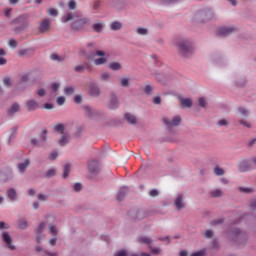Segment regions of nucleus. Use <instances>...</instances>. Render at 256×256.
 Instances as JSON below:
<instances>
[{
  "label": "nucleus",
  "mask_w": 256,
  "mask_h": 256,
  "mask_svg": "<svg viewBox=\"0 0 256 256\" xmlns=\"http://www.w3.org/2000/svg\"><path fill=\"white\" fill-rule=\"evenodd\" d=\"M3 83L6 87H11V85H12L11 78H9V77L4 78Z\"/></svg>",
  "instance_id": "nucleus-57"
},
{
  "label": "nucleus",
  "mask_w": 256,
  "mask_h": 256,
  "mask_svg": "<svg viewBox=\"0 0 256 256\" xmlns=\"http://www.w3.org/2000/svg\"><path fill=\"white\" fill-rule=\"evenodd\" d=\"M2 241L5 244L6 249H9L10 251H15V249H17V247L13 244V237H11L9 232H2Z\"/></svg>",
  "instance_id": "nucleus-5"
},
{
  "label": "nucleus",
  "mask_w": 256,
  "mask_h": 256,
  "mask_svg": "<svg viewBox=\"0 0 256 256\" xmlns=\"http://www.w3.org/2000/svg\"><path fill=\"white\" fill-rule=\"evenodd\" d=\"M50 58L52 59V61H59L60 63L64 61V58L57 54H52Z\"/></svg>",
  "instance_id": "nucleus-45"
},
{
  "label": "nucleus",
  "mask_w": 256,
  "mask_h": 256,
  "mask_svg": "<svg viewBox=\"0 0 256 256\" xmlns=\"http://www.w3.org/2000/svg\"><path fill=\"white\" fill-rule=\"evenodd\" d=\"M45 89L40 88L36 91V95H38L39 97H45Z\"/></svg>",
  "instance_id": "nucleus-60"
},
{
  "label": "nucleus",
  "mask_w": 256,
  "mask_h": 256,
  "mask_svg": "<svg viewBox=\"0 0 256 256\" xmlns=\"http://www.w3.org/2000/svg\"><path fill=\"white\" fill-rule=\"evenodd\" d=\"M149 195L150 197H157V195H159V190L157 189L150 190Z\"/></svg>",
  "instance_id": "nucleus-61"
},
{
  "label": "nucleus",
  "mask_w": 256,
  "mask_h": 256,
  "mask_svg": "<svg viewBox=\"0 0 256 256\" xmlns=\"http://www.w3.org/2000/svg\"><path fill=\"white\" fill-rule=\"evenodd\" d=\"M218 125H219V127H227L229 125V122L225 119H222V120L218 121Z\"/></svg>",
  "instance_id": "nucleus-58"
},
{
  "label": "nucleus",
  "mask_w": 256,
  "mask_h": 256,
  "mask_svg": "<svg viewBox=\"0 0 256 256\" xmlns=\"http://www.w3.org/2000/svg\"><path fill=\"white\" fill-rule=\"evenodd\" d=\"M85 115L88 119H93V117H95V115H97V113L95 112V110L93 108H91V106H84L83 107Z\"/></svg>",
  "instance_id": "nucleus-15"
},
{
  "label": "nucleus",
  "mask_w": 256,
  "mask_h": 256,
  "mask_svg": "<svg viewBox=\"0 0 256 256\" xmlns=\"http://www.w3.org/2000/svg\"><path fill=\"white\" fill-rule=\"evenodd\" d=\"M9 47H12V49H17V40L10 39L8 42Z\"/></svg>",
  "instance_id": "nucleus-51"
},
{
  "label": "nucleus",
  "mask_w": 256,
  "mask_h": 256,
  "mask_svg": "<svg viewBox=\"0 0 256 256\" xmlns=\"http://www.w3.org/2000/svg\"><path fill=\"white\" fill-rule=\"evenodd\" d=\"M16 227L17 229H22L23 231H25V229L29 227V222L27 221V219L21 218L17 221Z\"/></svg>",
  "instance_id": "nucleus-17"
},
{
  "label": "nucleus",
  "mask_w": 256,
  "mask_h": 256,
  "mask_svg": "<svg viewBox=\"0 0 256 256\" xmlns=\"http://www.w3.org/2000/svg\"><path fill=\"white\" fill-rule=\"evenodd\" d=\"M1 229H5V230L11 229V226L3 221H0V230Z\"/></svg>",
  "instance_id": "nucleus-55"
},
{
  "label": "nucleus",
  "mask_w": 256,
  "mask_h": 256,
  "mask_svg": "<svg viewBox=\"0 0 256 256\" xmlns=\"http://www.w3.org/2000/svg\"><path fill=\"white\" fill-rule=\"evenodd\" d=\"M20 109H21V106L19 105V103L15 102L8 109V115L13 116L15 115V113H19Z\"/></svg>",
  "instance_id": "nucleus-16"
},
{
  "label": "nucleus",
  "mask_w": 256,
  "mask_h": 256,
  "mask_svg": "<svg viewBox=\"0 0 256 256\" xmlns=\"http://www.w3.org/2000/svg\"><path fill=\"white\" fill-rule=\"evenodd\" d=\"M47 13L50 17H58L59 16V10L55 9V8H49L47 10Z\"/></svg>",
  "instance_id": "nucleus-39"
},
{
  "label": "nucleus",
  "mask_w": 256,
  "mask_h": 256,
  "mask_svg": "<svg viewBox=\"0 0 256 256\" xmlns=\"http://www.w3.org/2000/svg\"><path fill=\"white\" fill-rule=\"evenodd\" d=\"M69 141H70V136L68 134H63L61 138L58 140V144L60 145V147H65V145H67Z\"/></svg>",
  "instance_id": "nucleus-21"
},
{
  "label": "nucleus",
  "mask_w": 256,
  "mask_h": 256,
  "mask_svg": "<svg viewBox=\"0 0 256 256\" xmlns=\"http://www.w3.org/2000/svg\"><path fill=\"white\" fill-rule=\"evenodd\" d=\"M111 31H121L123 24L120 21H114L110 24Z\"/></svg>",
  "instance_id": "nucleus-22"
},
{
  "label": "nucleus",
  "mask_w": 256,
  "mask_h": 256,
  "mask_svg": "<svg viewBox=\"0 0 256 256\" xmlns=\"http://www.w3.org/2000/svg\"><path fill=\"white\" fill-rule=\"evenodd\" d=\"M49 29H51V19L50 18H44L38 25V31L39 33H47L49 32Z\"/></svg>",
  "instance_id": "nucleus-8"
},
{
  "label": "nucleus",
  "mask_w": 256,
  "mask_h": 256,
  "mask_svg": "<svg viewBox=\"0 0 256 256\" xmlns=\"http://www.w3.org/2000/svg\"><path fill=\"white\" fill-rule=\"evenodd\" d=\"M151 253H153L154 255H159V253H161V248H157V247H150Z\"/></svg>",
  "instance_id": "nucleus-56"
},
{
  "label": "nucleus",
  "mask_w": 256,
  "mask_h": 256,
  "mask_svg": "<svg viewBox=\"0 0 256 256\" xmlns=\"http://www.w3.org/2000/svg\"><path fill=\"white\" fill-rule=\"evenodd\" d=\"M174 45H176L179 55H181L185 59H189V57H191L193 53H195V46L193 45V41L189 37H176L174 39Z\"/></svg>",
  "instance_id": "nucleus-1"
},
{
  "label": "nucleus",
  "mask_w": 256,
  "mask_h": 256,
  "mask_svg": "<svg viewBox=\"0 0 256 256\" xmlns=\"http://www.w3.org/2000/svg\"><path fill=\"white\" fill-rule=\"evenodd\" d=\"M30 143L33 147H45V143H47V132H43L39 138H32Z\"/></svg>",
  "instance_id": "nucleus-6"
},
{
  "label": "nucleus",
  "mask_w": 256,
  "mask_h": 256,
  "mask_svg": "<svg viewBox=\"0 0 256 256\" xmlns=\"http://www.w3.org/2000/svg\"><path fill=\"white\" fill-rule=\"evenodd\" d=\"M57 171L55 170V168H50L47 172H46V177H48V179H51V177H55Z\"/></svg>",
  "instance_id": "nucleus-43"
},
{
  "label": "nucleus",
  "mask_w": 256,
  "mask_h": 256,
  "mask_svg": "<svg viewBox=\"0 0 256 256\" xmlns=\"http://www.w3.org/2000/svg\"><path fill=\"white\" fill-rule=\"evenodd\" d=\"M3 175L5 177L3 181H9L10 179H13V172L11 171H7V172L0 171V177H3Z\"/></svg>",
  "instance_id": "nucleus-31"
},
{
  "label": "nucleus",
  "mask_w": 256,
  "mask_h": 256,
  "mask_svg": "<svg viewBox=\"0 0 256 256\" xmlns=\"http://www.w3.org/2000/svg\"><path fill=\"white\" fill-rule=\"evenodd\" d=\"M238 113H240V115H242V117H248L249 115V110H247V108H238Z\"/></svg>",
  "instance_id": "nucleus-42"
},
{
  "label": "nucleus",
  "mask_w": 256,
  "mask_h": 256,
  "mask_svg": "<svg viewBox=\"0 0 256 256\" xmlns=\"http://www.w3.org/2000/svg\"><path fill=\"white\" fill-rule=\"evenodd\" d=\"M198 105L199 107H203V108L207 107V100L205 98H199Z\"/></svg>",
  "instance_id": "nucleus-48"
},
{
  "label": "nucleus",
  "mask_w": 256,
  "mask_h": 256,
  "mask_svg": "<svg viewBox=\"0 0 256 256\" xmlns=\"http://www.w3.org/2000/svg\"><path fill=\"white\" fill-rule=\"evenodd\" d=\"M214 174L218 177L225 175V170L219 166L214 167Z\"/></svg>",
  "instance_id": "nucleus-37"
},
{
  "label": "nucleus",
  "mask_w": 256,
  "mask_h": 256,
  "mask_svg": "<svg viewBox=\"0 0 256 256\" xmlns=\"http://www.w3.org/2000/svg\"><path fill=\"white\" fill-rule=\"evenodd\" d=\"M57 157H59V154L57 153V151H53L49 155V160L50 161H55V159H57Z\"/></svg>",
  "instance_id": "nucleus-52"
},
{
  "label": "nucleus",
  "mask_w": 256,
  "mask_h": 256,
  "mask_svg": "<svg viewBox=\"0 0 256 256\" xmlns=\"http://www.w3.org/2000/svg\"><path fill=\"white\" fill-rule=\"evenodd\" d=\"M233 31H235L233 27H222L218 29L219 35H229V33H233Z\"/></svg>",
  "instance_id": "nucleus-23"
},
{
  "label": "nucleus",
  "mask_w": 256,
  "mask_h": 256,
  "mask_svg": "<svg viewBox=\"0 0 256 256\" xmlns=\"http://www.w3.org/2000/svg\"><path fill=\"white\" fill-rule=\"evenodd\" d=\"M119 86L127 89V87H131V77L122 76L119 78Z\"/></svg>",
  "instance_id": "nucleus-12"
},
{
  "label": "nucleus",
  "mask_w": 256,
  "mask_h": 256,
  "mask_svg": "<svg viewBox=\"0 0 256 256\" xmlns=\"http://www.w3.org/2000/svg\"><path fill=\"white\" fill-rule=\"evenodd\" d=\"M69 173H71V164H66L64 166L62 177L63 179H67L69 177Z\"/></svg>",
  "instance_id": "nucleus-34"
},
{
  "label": "nucleus",
  "mask_w": 256,
  "mask_h": 256,
  "mask_svg": "<svg viewBox=\"0 0 256 256\" xmlns=\"http://www.w3.org/2000/svg\"><path fill=\"white\" fill-rule=\"evenodd\" d=\"M8 198L10 201H17V190H15V188H10L8 190Z\"/></svg>",
  "instance_id": "nucleus-27"
},
{
  "label": "nucleus",
  "mask_w": 256,
  "mask_h": 256,
  "mask_svg": "<svg viewBox=\"0 0 256 256\" xmlns=\"http://www.w3.org/2000/svg\"><path fill=\"white\" fill-rule=\"evenodd\" d=\"M29 165H31V161H29V159H25L23 162H21L17 165L18 172L21 175H23V173H25V171H27V167H29Z\"/></svg>",
  "instance_id": "nucleus-13"
},
{
  "label": "nucleus",
  "mask_w": 256,
  "mask_h": 256,
  "mask_svg": "<svg viewBox=\"0 0 256 256\" xmlns=\"http://www.w3.org/2000/svg\"><path fill=\"white\" fill-rule=\"evenodd\" d=\"M83 101V98L81 97V95H76L74 96V102L79 104Z\"/></svg>",
  "instance_id": "nucleus-64"
},
{
  "label": "nucleus",
  "mask_w": 256,
  "mask_h": 256,
  "mask_svg": "<svg viewBox=\"0 0 256 256\" xmlns=\"http://www.w3.org/2000/svg\"><path fill=\"white\" fill-rule=\"evenodd\" d=\"M68 9L69 11H75V9H77V2L75 0H70L68 2Z\"/></svg>",
  "instance_id": "nucleus-41"
},
{
  "label": "nucleus",
  "mask_w": 256,
  "mask_h": 256,
  "mask_svg": "<svg viewBox=\"0 0 256 256\" xmlns=\"http://www.w3.org/2000/svg\"><path fill=\"white\" fill-rule=\"evenodd\" d=\"M46 223L45 222H40L39 225L37 226L35 233H42L45 231V227H46Z\"/></svg>",
  "instance_id": "nucleus-38"
},
{
  "label": "nucleus",
  "mask_w": 256,
  "mask_h": 256,
  "mask_svg": "<svg viewBox=\"0 0 256 256\" xmlns=\"http://www.w3.org/2000/svg\"><path fill=\"white\" fill-rule=\"evenodd\" d=\"M86 67H87V64L78 65V66L74 67V71H76V73H83V71H85Z\"/></svg>",
  "instance_id": "nucleus-44"
},
{
  "label": "nucleus",
  "mask_w": 256,
  "mask_h": 256,
  "mask_svg": "<svg viewBox=\"0 0 256 256\" xmlns=\"http://www.w3.org/2000/svg\"><path fill=\"white\" fill-rule=\"evenodd\" d=\"M174 207L176 211H183L187 207V202L185 201V194L179 193L174 198Z\"/></svg>",
  "instance_id": "nucleus-4"
},
{
  "label": "nucleus",
  "mask_w": 256,
  "mask_h": 256,
  "mask_svg": "<svg viewBox=\"0 0 256 256\" xmlns=\"http://www.w3.org/2000/svg\"><path fill=\"white\" fill-rule=\"evenodd\" d=\"M55 131H57L58 133H63L65 131V126L63 124H57L54 127Z\"/></svg>",
  "instance_id": "nucleus-46"
},
{
  "label": "nucleus",
  "mask_w": 256,
  "mask_h": 256,
  "mask_svg": "<svg viewBox=\"0 0 256 256\" xmlns=\"http://www.w3.org/2000/svg\"><path fill=\"white\" fill-rule=\"evenodd\" d=\"M136 33H137L138 35H148V34H149V29L143 28V27H138V28L136 29Z\"/></svg>",
  "instance_id": "nucleus-40"
},
{
  "label": "nucleus",
  "mask_w": 256,
  "mask_h": 256,
  "mask_svg": "<svg viewBox=\"0 0 256 256\" xmlns=\"http://www.w3.org/2000/svg\"><path fill=\"white\" fill-rule=\"evenodd\" d=\"M24 107L29 112L37 111V109H39V102H37L35 99H29L25 101Z\"/></svg>",
  "instance_id": "nucleus-10"
},
{
  "label": "nucleus",
  "mask_w": 256,
  "mask_h": 256,
  "mask_svg": "<svg viewBox=\"0 0 256 256\" xmlns=\"http://www.w3.org/2000/svg\"><path fill=\"white\" fill-rule=\"evenodd\" d=\"M60 21L61 23H69V21H73L71 23L73 31H79V29H83L85 25H89V19L79 18L77 12H66L61 16Z\"/></svg>",
  "instance_id": "nucleus-2"
},
{
  "label": "nucleus",
  "mask_w": 256,
  "mask_h": 256,
  "mask_svg": "<svg viewBox=\"0 0 256 256\" xmlns=\"http://www.w3.org/2000/svg\"><path fill=\"white\" fill-rule=\"evenodd\" d=\"M125 119L126 121H128V123H130V125H135V123H137V118H135L134 115L129 113L125 115Z\"/></svg>",
  "instance_id": "nucleus-32"
},
{
  "label": "nucleus",
  "mask_w": 256,
  "mask_h": 256,
  "mask_svg": "<svg viewBox=\"0 0 256 256\" xmlns=\"http://www.w3.org/2000/svg\"><path fill=\"white\" fill-rule=\"evenodd\" d=\"M104 27H105V24L103 22H97L92 25V29L93 31H95V33H102Z\"/></svg>",
  "instance_id": "nucleus-20"
},
{
  "label": "nucleus",
  "mask_w": 256,
  "mask_h": 256,
  "mask_svg": "<svg viewBox=\"0 0 256 256\" xmlns=\"http://www.w3.org/2000/svg\"><path fill=\"white\" fill-rule=\"evenodd\" d=\"M238 122L240 125H243V127H246V129H253V124L249 120L240 119Z\"/></svg>",
  "instance_id": "nucleus-35"
},
{
  "label": "nucleus",
  "mask_w": 256,
  "mask_h": 256,
  "mask_svg": "<svg viewBox=\"0 0 256 256\" xmlns=\"http://www.w3.org/2000/svg\"><path fill=\"white\" fill-rule=\"evenodd\" d=\"M233 237H243V232L239 229H235L233 232Z\"/></svg>",
  "instance_id": "nucleus-59"
},
{
  "label": "nucleus",
  "mask_w": 256,
  "mask_h": 256,
  "mask_svg": "<svg viewBox=\"0 0 256 256\" xmlns=\"http://www.w3.org/2000/svg\"><path fill=\"white\" fill-rule=\"evenodd\" d=\"M48 233L52 237H57V235H59V230L57 229V226L51 224L48 228Z\"/></svg>",
  "instance_id": "nucleus-25"
},
{
  "label": "nucleus",
  "mask_w": 256,
  "mask_h": 256,
  "mask_svg": "<svg viewBox=\"0 0 256 256\" xmlns=\"http://www.w3.org/2000/svg\"><path fill=\"white\" fill-rule=\"evenodd\" d=\"M210 197L219 198L223 197V190L221 189H214L210 192Z\"/></svg>",
  "instance_id": "nucleus-30"
},
{
  "label": "nucleus",
  "mask_w": 256,
  "mask_h": 256,
  "mask_svg": "<svg viewBox=\"0 0 256 256\" xmlns=\"http://www.w3.org/2000/svg\"><path fill=\"white\" fill-rule=\"evenodd\" d=\"M109 69L111 71H121V69H123V66L119 62H111L109 64Z\"/></svg>",
  "instance_id": "nucleus-24"
},
{
  "label": "nucleus",
  "mask_w": 256,
  "mask_h": 256,
  "mask_svg": "<svg viewBox=\"0 0 256 256\" xmlns=\"http://www.w3.org/2000/svg\"><path fill=\"white\" fill-rule=\"evenodd\" d=\"M239 191H240L241 193H253V188L239 187Z\"/></svg>",
  "instance_id": "nucleus-49"
},
{
  "label": "nucleus",
  "mask_w": 256,
  "mask_h": 256,
  "mask_svg": "<svg viewBox=\"0 0 256 256\" xmlns=\"http://www.w3.org/2000/svg\"><path fill=\"white\" fill-rule=\"evenodd\" d=\"M100 81H102V83H107V82L111 81V73L103 72L100 75Z\"/></svg>",
  "instance_id": "nucleus-28"
},
{
  "label": "nucleus",
  "mask_w": 256,
  "mask_h": 256,
  "mask_svg": "<svg viewBox=\"0 0 256 256\" xmlns=\"http://www.w3.org/2000/svg\"><path fill=\"white\" fill-rule=\"evenodd\" d=\"M191 256H205V249L199 250L198 252L191 254Z\"/></svg>",
  "instance_id": "nucleus-63"
},
{
  "label": "nucleus",
  "mask_w": 256,
  "mask_h": 256,
  "mask_svg": "<svg viewBox=\"0 0 256 256\" xmlns=\"http://www.w3.org/2000/svg\"><path fill=\"white\" fill-rule=\"evenodd\" d=\"M88 93L91 97H100L101 88L97 84H90L88 88Z\"/></svg>",
  "instance_id": "nucleus-11"
},
{
  "label": "nucleus",
  "mask_w": 256,
  "mask_h": 256,
  "mask_svg": "<svg viewBox=\"0 0 256 256\" xmlns=\"http://www.w3.org/2000/svg\"><path fill=\"white\" fill-rule=\"evenodd\" d=\"M96 55L100 58L94 59V65H105L109 61V54L105 53V51L98 50Z\"/></svg>",
  "instance_id": "nucleus-7"
},
{
  "label": "nucleus",
  "mask_w": 256,
  "mask_h": 256,
  "mask_svg": "<svg viewBox=\"0 0 256 256\" xmlns=\"http://www.w3.org/2000/svg\"><path fill=\"white\" fill-rule=\"evenodd\" d=\"M119 108V98L117 97V94L112 93L110 96V100L108 102V109L115 111V109Z\"/></svg>",
  "instance_id": "nucleus-9"
},
{
  "label": "nucleus",
  "mask_w": 256,
  "mask_h": 256,
  "mask_svg": "<svg viewBox=\"0 0 256 256\" xmlns=\"http://www.w3.org/2000/svg\"><path fill=\"white\" fill-rule=\"evenodd\" d=\"M73 93H75V86H66L64 88V94L65 95H73Z\"/></svg>",
  "instance_id": "nucleus-36"
},
{
  "label": "nucleus",
  "mask_w": 256,
  "mask_h": 256,
  "mask_svg": "<svg viewBox=\"0 0 256 256\" xmlns=\"http://www.w3.org/2000/svg\"><path fill=\"white\" fill-rule=\"evenodd\" d=\"M164 123L170 127H179L181 124V117L174 116L171 120H164Z\"/></svg>",
  "instance_id": "nucleus-14"
},
{
  "label": "nucleus",
  "mask_w": 256,
  "mask_h": 256,
  "mask_svg": "<svg viewBox=\"0 0 256 256\" xmlns=\"http://www.w3.org/2000/svg\"><path fill=\"white\" fill-rule=\"evenodd\" d=\"M180 105L189 109L193 107V100L191 98H180Z\"/></svg>",
  "instance_id": "nucleus-18"
},
{
  "label": "nucleus",
  "mask_w": 256,
  "mask_h": 256,
  "mask_svg": "<svg viewBox=\"0 0 256 256\" xmlns=\"http://www.w3.org/2000/svg\"><path fill=\"white\" fill-rule=\"evenodd\" d=\"M57 105L61 106L65 104V98L64 96H59L56 100Z\"/></svg>",
  "instance_id": "nucleus-54"
},
{
  "label": "nucleus",
  "mask_w": 256,
  "mask_h": 256,
  "mask_svg": "<svg viewBox=\"0 0 256 256\" xmlns=\"http://www.w3.org/2000/svg\"><path fill=\"white\" fill-rule=\"evenodd\" d=\"M16 22L20 23V26L13 29L14 33H21V31H25V29H29V27H31V22L27 15L20 16L16 19Z\"/></svg>",
  "instance_id": "nucleus-3"
},
{
  "label": "nucleus",
  "mask_w": 256,
  "mask_h": 256,
  "mask_svg": "<svg viewBox=\"0 0 256 256\" xmlns=\"http://www.w3.org/2000/svg\"><path fill=\"white\" fill-rule=\"evenodd\" d=\"M142 90L146 95H151L155 91V86L151 84H146L145 86L142 87Z\"/></svg>",
  "instance_id": "nucleus-26"
},
{
  "label": "nucleus",
  "mask_w": 256,
  "mask_h": 256,
  "mask_svg": "<svg viewBox=\"0 0 256 256\" xmlns=\"http://www.w3.org/2000/svg\"><path fill=\"white\" fill-rule=\"evenodd\" d=\"M114 256H129V254L127 253V250H119L114 254Z\"/></svg>",
  "instance_id": "nucleus-53"
},
{
  "label": "nucleus",
  "mask_w": 256,
  "mask_h": 256,
  "mask_svg": "<svg viewBox=\"0 0 256 256\" xmlns=\"http://www.w3.org/2000/svg\"><path fill=\"white\" fill-rule=\"evenodd\" d=\"M81 189H82L81 183L77 182L73 185V191H75L76 193H79V191H81Z\"/></svg>",
  "instance_id": "nucleus-50"
},
{
  "label": "nucleus",
  "mask_w": 256,
  "mask_h": 256,
  "mask_svg": "<svg viewBox=\"0 0 256 256\" xmlns=\"http://www.w3.org/2000/svg\"><path fill=\"white\" fill-rule=\"evenodd\" d=\"M43 241V234L36 233V243H41Z\"/></svg>",
  "instance_id": "nucleus-62"
},
{
  "label": "nucleus",
  "mask_w": 256,
  "mask_h": 256,
  "mask_svg": "<svg viewBox=\"0 0 256 256\" xmlns=\"http://www.w3.org/2000/svg\"><path fill=\"white\" fill-rule=\"evenodd\" d=\"M138 243H144L145 245H151L153 240L147 236H141L137 239Z\"/></svg>",
  "instance_id": "nucleus-29"
},
{
  "label": "nucleus",
  "mask_w": 256,
  "mask_h": 256,
  "mask_svg": "<svg viewBox=\"0 0 256 256\" xmlns=\"http://www.w3.org/2000/svg\"><path fill=\"white\" fill-rule=\"evenodd\" d=\"M203 236L205 237V239H211V237H213V230L204 231Z\"/></svg>",
  "instance_id": "nucleus-47"
},
{
  "label": "nucleus",
  "mask_w": 256,
  "mask_h": 256,
  "mask_svg": "<svg viewBox=\"0 0 256 256\" xmlns=\"http://www.w3.org/2000/svg\"><path fill=\"white\" fill-rule=\"evenodd\" d=\"M238 170L241 173H245V172L249 171V164L247 163V161H245V160L240 161L238 163Z\"/></svg>",
  "instance_id": "nucleus-19"
},
{
  "label": "nucleus",
  "mask_w": 256,
  "mask_h": 256,
  "mask_svg": "<svg viewBox=\"0 0 256 256\" xmlns=\"http://www.w3.org/2000/svg\"><path fill=\"white\" fill-rule=\"evenodd\" d=\"M127 195V187L121 188L117 193V200L121 201Z\"/></svg>",
  "instance_id": "nucleus-33"
}]
</instances>
